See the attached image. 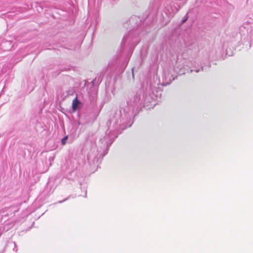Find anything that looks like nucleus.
Masks as SVG:
<instances>
[{"label": "nucleus", "instance_id": "obj_1", "mask_svg": "<svg viewBox=\"0 0 253 253\" xmlns=\"http://www.w3.org/2000/svg\"><path fill=\"white\" fill-rule=\"evenodd\" d=\"M81 104V102L78 99L77 96L73 99L72 101V110L74 112L79 109V105Z\"/></svg>", "mask_w": 253, "mask_h": 253}, {"label": "nucleus", "instance_id": "obj_2", "mask_svg": "<svg viewBox=\"0 0 253 253\" xmlns=\"http://www.w3.org/2000/svg\"><path fill=\"white\" fill-rule=\"evenodd\" d=\"M68 137V135H66L61 140V143L63 145H64L66 144V141L67 140Z\"/></svg>", "mask_w": 253, "mask_h": 253}, {"label": "nucleus", "instance_id": "obj_3", "mask_svg": "<svg viewBox=\"0 0 253 253\" xmlns=\"http://www.w3.org/2000/svg\"><path fill=\"white\" fill-rule=\"evenodd\" d=\"M187 17H187L185 19H184V20H182V23H184L187 20Z\"/></svg>", "mask_w": 253, "mask_h": 253}]
</instances>
